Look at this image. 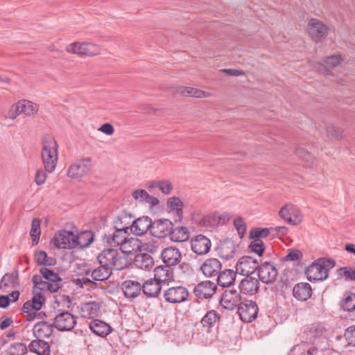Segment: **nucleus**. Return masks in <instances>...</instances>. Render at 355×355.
Segmentation results:
<instances>
[{
  "label": "nucleus",
  "mask_w": 355,
  "mask_h": 355,
  "mask_svg": "<svg viewBox=\"0 0 355 355\" xmlns=\"http://www.w3.org/2000/svg\"><path fill=\"white\" fill-rule=\"evenodd\" d=\"M100 305L95 302H85L80 305V313L81 317L94 318L98 315Z\"/></svg>",
  "instance_id": "bb28decb"
},
{
  "label": "nucleus",
  "mask_w": 355,
  "mask_h": 355,
  "mask_svg": "<svg viewBox=\"0 0 355 355\" xmlns=\"http://www.w3.org/2000/svg\"><path fill=\"white\" fill-rule=\"evenodd\" d=\"M89 329L96 335L101 337H105L111 332L110 326L106 322L96 319L89 323Z\"/></svg>",
  "instance_id": "c85d7f7f"
},
{
  "label": "nucleus",
  "mask_w": 355,
  "mask_h": 355,
  "mask_svg": "<svg viewBox=\"0 0 355 355\" xmlns=\"http://www.w3.org/2000/svg\"><path fill=\"white\" fill-rule=\"evenodd\" d=\"M307 31L313 40L315 42H319L326 37L329 31V28L319 19H311L308 22Z\"/></svg>",
  "instance_id": "0eeeda50"
},
{
  "label": "nucleus",
  "mask_w": 355,
  "mask_h": 355,
  "mask_svg": "<svg viewBox=\"0 0 355 355\" xmlns=\"http://www.w3.org/2000/svg\"><path fill=\"white\" fill-rule=\"evenodd\" d=\"M318 352V349L313 348H308L305 343L296 345L291 350L292 355H314Z\"/></svg>",
  "instance_id": "79ce46f5"
},
{
  "label": "nucleus",
  "mask_w": 355,
  "mask_h": 355,
  "mask_svg": "<svg viewBox=\"0 0 355 355\" xmlns=\"http://www.w3.org/2000/svg\"><path fill=\"white\" fill-rule=\"evenodd\" d=\"M269 234L270 230L268 228L255 227L250 230V237L253 240H261V239L267 237Z\"/></svg>",
  "instance_id": "09e8293b"
},
{
  "label": "nucleus",
  "mask_w": 355,
  "mask_h": 355,
  "mask_svg": "<svg viewBox=\"0 0 355 355\" xmlns=\"http://www.w3.org/2000/svg\"><path fill=\"white\" fill-rule=\"evenodd\" d=\"M28 352V347L21 343L11 344L6 351V355H25Z\"/></svg>",
  "instance_id": "37998d69"
},
{
  "label": "nucleus",
  "mask_w": 355,
  "mask_h": 355,
  "mask_svg": "<svg viewBox=\"0 0 355 355\" xmlns=\"http://www.w3.org/2000/svg\"><path fill=\"white\" fill-rule=\"evenodd\" d=\"M259 268L256 259L245 256L240 258L236 266V272L242 275L250 276Z\"/></svg>",
  "instance_id": "9d476101"
},
{
  "label": "nucleus",
  "mask_w": 355,
  "mask_h": 355,
  "mask_svg": "<svg viewBox=\"0 0 355 355\" xmlns=\"http://www.w3.org/2000/svg\"><path fill=\"white\" fill-rule=\"evenodd\" d=\"M76 323V318L67 311L58 310L53 320L54 327L61 331H71Z\"/></svg>",
  "instance_id": "20e7f679"
},
{
  "label": "nucleus",
  "mask_w": 355,
  "mask_h": 355,
  "mask_svg": "<svg viewBox=\"0 0 355 355\" xmlns=\"http://www.w3.org/2000/svg\"><path fill=\"white\" fill-rule=\"evenodd\" d=\"M28 349L31 352L37 355H50L51 354L49 344L39 338L32 340L28 345Z\"/></svg>",
  "instance_id": "a878e982"
},
{
  "label": "nucleus",
  "mask_w": 355,
  "mask_h": 355,
  "mask_svg": "<svg viewBox=\"0 0 355 355\" xmlns=\"http://www.w3.org/2000/svg\"><path fill=\"white\" fill-rule=\"evenodd\" d=\"M302 217L300 211L293 205V211L288 218V223L297 225L301 223Z\"/></svg>",
  "instance_id": "13d9d810"
},
{
  "label": "nucleus",
  "mask_w": 355,
  "mask_h": 355,
  "mask_svg": "<svg viewBox=\"0 0 355 355\" xmlns=\"http://www.w3.org/2000/svg\"><path fill=\"white\" fill-rule=\"evenodd\" d=\"M324 328L320 324H312L307 328L306 333L310 336V339H315L320 337L324 332Z\"/></svg>",
  "instance_id": "3c124183"
},
{
  "label": "nucleus",
  "mask_w": 355,
  "mask_h": 355,
  "mask_svg": "<svg viewBox=\"0 0 355 355\" xmlns=\"http://www.w3.org/2000/svg\"><path fill=\"white\" fill-rule=\"evenodd\" d=\"M115 253V249L110 248L103 250L98 256L97 259L99 264H103L109 268V263L111 258H114L113 254Z\"/></svg>",
  "instance_id": "49530a36"
},
{
  "label": "nucleus",
  "mask_w": 355,
  "mask_h": 355,
  "mask_svg": "<svg viewBox=\"0 0 355 355\" xmlns=\"http://www.w3.org/2000/svg\"><path fill=\"white\" fill-rule=\"evenodd\" d=\"M222 264L216 258H209L200 266L203 275L207 277H216L221 270Z\"/></svg>",
  "instance_id": "a211bd4d"
},
{
  "label": "nucleus",
  "mask_w": 355,
  "mask_h": 355,
  "mask_svg": "<svg viewBox=\"0 0 355 355\" xmlns=\"http://www.w3.org/2000/svg\"><path fill=\"white\" fill-rule=\"evenodd\" d=\"M296 155L299 159L304 160L307 164H311L313 162V157L303 148H297L296 150Z\"/></svg>",
  "instance_id": "5fc2aeb1"
},
{
  "label": "nucleus",
  "mask_w": 355,
  "mask_h": 355,
  "mask_svg": "<svg viewBox=\"0 0 355 355\" xmlns=\"http://www.w3.org/2000/svg\"><path fill=\"white\" fill-rule=\"evenodd\" d=\"M293 211V205H284L279 211V214L282 218L285 220L288 223L289 216L291 215V212Z\"/></svg>",
  "instance_id": "0e129e2a"
},
{
  "label": "nucleus",
  "mask_w": 355,
  "mask_h": 355,
  "mask_svg": "<svg viewBox=\"0 0 355 355\" xmlns=\"http://www.w3.org/2000/svg\"><path fill=\"white\" fill-rule=\"evenodd\" d=\"M134 263L138 268L148 270L153 268L154 261L149 254H140L135 257Z\"/></svg>",
  "instance_id": "f704fd0d"
},
{
  "label": "nucleus",
  "mask_w": 355,
  "mask_h": 355,
  "mask_svg": "<svg viewBox=\"0 0 355 355\" xmlns=\"http://www.w3.org/2000/svg\"><path fill=\"white\" fill-rule=\"evenodd\" d=\"M341 308L345 311H353L355 310V294L349 293L345 297L342 303Z\"/></svg>",
  "instance_id": "de8ad7c7"
},
{
  "label": "nucleus",
  "mask_w": 355,
  "mask_h": 355,
  "mask_svg": "<svg viewBox=\"0 0 355 355\" xmlns=\"http://www.w3.org/2000/svg\"><path fill=\"white\" fill-rule=\"evenodd\" d=\"M139 241L135 238L128 239L120 247V252L126 256L139 248Z\"/></svg>",
  "instance_id": "a19ab883"
},
{
  "label": "nucleus",
  "mask_w": 355,
  "mask_h": 355,
  "mask_svg": "<svg viewBox=\"0 0 355 355\" xmlns=\"http://www.w3.org/2000/svg\"><path fill=\"white\" fill-rule=\"evenodd\" d=\"M171 239L174 242H183L189 238V232L187 227L184 226L172 227L170 234Z\"/></svg>",
  "instance_id": "473e14b6"
},
{
  "label": "nucleus",
  "mask_w": 355,
  "mask_h": 355,
  "mask_svg": "<svg viewBox=\"0 0 355 355\" xmlns=\"http://www.w3.org/2000/svg\"><path fill=\"white\" fill-rule=\"evenodd\" d=\"M237 313L243 322H249L257 318L258 307L257 304L251 300L241 302Z\"/></svg>",
  "instance_id": "1a4fd4ad"
},
{
  "label": "nucleus",
  "mask_w": 355,
  "mask_h": 355,
  "mask_svg": "<svg viewBox=\"0 0 355 355\" xmlns=\"http://www.w3.org/2000/svg\"><path fill=\"white\" fill-rule=\"evenodd\" d=\"M19 114H21V111L19 110V106L17 102L10 107L4 117L13 120L16 119L17 116L19 115Z\"/></svg>",
  "instance_id": "680f3d73"
},
{
  "label": "nucleus",
  "mask_w": 355,
  "mask_h": 355,
  "mask_svg": "<svg viewBox=\"0 0 355 355\" xmlns=\"http://www.w3.org/2000/svg\"><path fill=\"white\" fill-rule=\"evenodd\" d=\"M34 286L41 291H49L55 293L61 288V286H57L55 283H51L45 279L42 280L40 275H35L32 278Z\"/></svg>",
  "instance_id": "b1692460"
},
{
  "label": "nucleus",
  "mask_w": 355,
  "mask_h": 355,
  "mask_svg": "<svg viewBox=\"0 0 355 355\" xmlns=\"http://www.w3.org/2000/svg\"><path fill=\"white\" fill-rule=\"evenodd\" d=\"M112 275V270L110 268L100 264V266L92 272L91 276L94 281L103 282L107 279Z\"/></svg>",
  "instance_id": "72a5a7b5"
},
{
  "label": "nucleus",
  "mask_w": 355,
  "mask_h": 355,
  "mask_svg": "<svg viewBox=\"0 0 355 355\" xmlns=\"http://www.w3.org/2000/svg\"><path fill=\"white\" fill-rule=\"evenodd\" d=\"M302 257V252L299 250H291L286 256V261H298Z\"/></svg>",
  "instance_id": "338daca9"
},
{
  "label": "nucleus",
  "mask_w": 355,
  "mask_h": 355,
  "mask_svg": "<svg viewBox=\"0 0 355 355\" xmlns=\"http://www.w3.org/2000/svg\"><path fill=\"white\" fill-rule=\"evenodd\" d=\"M173 276V270L170 266H160L154 269V279L162 286L168 284Z\"/></svg>",
  "instance_id": "5701e85b"
},
{
  "label": "nucleus",
  "mask_w": 355,
  "mask_h": 355,
  "mask_svg": "<svg viewBox=\"0 0 355 355\" xmlns=\"http://www.w3.org/2000/svg\"><path fill=\"white\" fill-rule=\"evenodd\" d=\"M240 292L245 295H252L257 293L259 288V280L251 276H245L239 286Z\"/></svg>",
  "instance_id": "6ab92c4d"
},
{
  "label": "nucleus",
  "mask_w": 355,
  "mask_h": 355,
  "mask_svg": "<svg viewBox=\"0 0 355 355\" xmlns=\"http://www.w3.org/2000/svg\"><path fill=\"white\" fill-rule=\"evenodd\" d=\"M19 275L18 271L15 270L10 273L5 274L0 282V289L6 290V288L12 286V288H17L19 286L18 283Z\"/></svg>",
  "instance_id": "7c9ffc66"
},
{
  "label": "nucleus",
  "mask_w": 355,
  "mask_h": 355,
  "mask_svg": "<svg viewBox=\"0 0 355 355\" xmlns=\"http://www.w3.org/2000/svg\"><path fill=\"white\" fill-rule=\"evenodd\" d=\"M192 252L197 255L207 254L211 249V242L209 239L202 234H198L190 240Z\"/></svg>",
  "instance_id": "6e6552de"
},
{
  "label": "nucleus",
  "mask_w": 355,
  "mask_h": 355,
  "mask_svg": "<svg viewBox=\"0 0 355 355\" xmlns=\"http://www.w3.org/2000/svg\"><path fill=\"white\" fill-rule=\"evenodd\" d=\"M335 266L334 259L320 258L306 268L305 274L309 281L324 280L327 278L329 270Z\"/></svg>",
  "instance_id": "f03ea898"
},
{
  "label": "nucleus",
  "mask_w": 355,
  "mask_h": 355,
  "mask_svg": "<svg viewBox=\"0 0 355 355\" xmlns=\"http://www.w3.org/2000/svg\"><path fill=\"white\" fill-rule=\"evenodd\" d=\"M167 205L171 209L176 211L178 215L180 214H182V210L183 208V202L179 198H177V197L170 198L168 200Z\"/></svg>",
  "instance_id": "603ef678"
},
{
  "label": "nucleus",
  "mask_w": 355,
  "mask_h": 355,
  "mask_svg": "<svg viewBox=\"0 0 355 355\" xmlns=\"http://www.w3.org/2000/svg\"><path fill=\"white\" fill-rule=\"evenodd\" d=\"M250 250L261 257L265 250V246L261 240L255 239L249 245Z\"/></svg>",
  "instance_id": "864d4df0"
},
{
  "label": "nucleus",
  "mask_w": 355,
  "mask_h": 355,
  "mask_svg": "<svg viewBox=\"0 0 355 355\" xmlns=\"http://www.w3.org/2000/svg\"><path fill=\"white\" fill-rule=\"evenodd\" d=\"M241 297L235 289H226L222 294L220 303L223 307L227 310H233L241 304Z\"/></svg>",
  "instance_id": "f8f14e48"
},
{
  "label": "nucleus",
  "mask_w": 355,
  "mask_h": 355,
  "mask_svg": "<svg viewBox=\"0 0 355 355\" xmlns=\"http://www.w3.org/2000/svg\"><path fill=\"white\" fill-rule=\"evenodd\" d=\"M151 227V219L148 216H142L136 219L132 223L130 226V230L134 234L141 236L146 234L148 230L150 231Z\"/></svg>",
  "instance_id": "aec40b11"
},
{
  "label": "nucleus",
  "mask_w": 355,
  "mask_h": 355,
  "mask_svg": "<svg viewBox=\"0 0 355 355\" xmlns=\"http://www.w3.org/2000/svg\"><path fill=\"white\" fill-rule=\"evenodd\" d=\"M124 295L127 298H135L142 291V286L137 281L126 280L122 284Z\"/></svg>",
  "instance_id": "4be33fe9"
},
{
  "label": "nucleus",
  "mask_w": 355,
  "mask_h": 355,
  "mask_svg": "<svg viewBox=\"0 0 355 355\" xmlns=\"http://www.w3.org/2000/svg\"><path fill=\"white\" fill-rule=\"evenodd\" d=\"M45 302V297L42 294H37L32 298V301H31V306L33 307V309L36 311H39L41 309L42 304Z\"/></svg>",
  "instance_id": "052dcab7"
},
{
  "label": "nucleus",
  "mask_w": 355,
  "mask_h": 355,
  "mask_svg": "<svg viewBox=\"0 0 355 355\" xmlns=\"http://www.w3.org/2000/svg\"><path fill=\"white\" fill-rule=\"evenodd\" d=\"M116 230L111 235H105L103 241L111 246L120 247L128 239V230L129 227H121L120 228L115 226Z\"/></svg>",
  "instance_id": "f3484780"
},
{
  "label": "nucleus",
  "mask_w": 355,
  "mask_h": 355,
  "mask_svg": "<svg viewBox=\"0 0 355 355\" xmlns=\"http://www.w3.org/2000/svg\"><path fill=\"white\" fill-rule=\"evenodd\" d=\"M326 132L328 136L332 137L336 139H340L342 137V130L336 126H328L326 128Z\"/></svg>",
  "instance_id": "e2e57ef3"
},
{
  "label": "nucleus",
  "mask_w": 355,
  "mask_h": 355,
  "mask_svg": "<svg viewBox=\"0 0 355 355\" xmlns=\"http://www.w3.org/2000/svg\"><path fill=\"white\" fill-rule=\"evenodd\" d=\"M67 52L80 55L94 56L100 53V47L89 42H75L68 45L66 48Z\"/></svg>",
  "instance_id": "39448f33"
},
{
  "label": "nucleus",
  "mask_w": 355,
  "mask_h": 355,
  "mask_svg": "<svg viewBox=\"0 0 355 355\" xmlns=\"http://www.w3.org/2000/svg\"><path fill=\"white\" fill-rule=\"evenodd\" d=\"M188 297V290L182 286L168 288L164 292V300L171 304H180L186 302Z\"/></svg>",
  "instance_id": "423d86ee"
},
{
  "label": "nucleus",
  "mask_w": 355,
  "mask_h": 355,
  "mask_svg": "<svg viewBox=\"0 0 355 355\" xmlns=\"http://www.w3.org/2000/svg\"><path fill=\"white\" fill-rule=\"evenodd\" d=\"M311 287L306 282L297 284L293 290V296L301 301H305L311 297Z\"/></svg>",
  "instance_id": "cd10ccee"
},
{
  "label": "nucleus",
  "mask_w": 355,
  "mask_h": 355,
  "mask_svg": "<svg viewBox=\"0 0 355 355\" xmlns=\"http://www.w3.org/2000/svg\"><path fill=\"white\" fill-rule=\"evenodd\" d=\"M148 193L144 189H135L132 192V197L139 202H145Z\"/></svg>",
  "instance_id": "bf43d9fd"
},
{
  "label": "nucleus",
  "mask_w": 355,
  "mask_h": 355,
  "mask_svg": "<svg viewBox=\"0 0 355 355\" xmlns=\"http://www.w3.org/2000/svg\"><path fill=\"white\" fill-rule=\"evenodd\" d=\"M234 225L239 234L242 237L246 232V225L243 218L239 216L234 218Z\"/></svg>",
  "instance_id": "6e6d98bb"
},
{
  "label": "nucleus",
  "mask_w": 355,
  "mask_h": 355,
  "mask_svg": "<svg viewBox=\"0 0 355 355\" xmlns=\"http://www.w3.org/2000/svg\"><path fill=\"white\" fill-rule=\"evenodd\" d=\"M114 258H111V261L109 263V268L111 270H121L125 268L127 266V258L126 256L122 254L118 250L115 249V253L113 254Z\"/></svg>",
  "instance_id": "2f4dec72"
},
{
  "label": "nucleus",
  "mask_w": 355,
  "mask_h": 355,
  "mask_svg": "<svg viewBox=\"0 0 355 355\" xmlns=\"http://www.w3.org/2000/svg\"><path fill=\"white\" fill-rule=\"evenodd\" d=\"M141 286L144 295L149 298L157 297L163 286L154 278L145 281Z\"/></svg>",
  "instance_id": "412c9836"
},
{
  "label": "nucleus",
  "mask_w": 355,
  "mask_h": 355,
  "mask_svg": "<svg viewBox=\"0 0 355 355\" xmlns=\"http://www.w3.org/2000/svg\"><path fill=\"white\" fill-rule=\"evenodd\" d=\"M40 234V220L38 218H33L30 231V235L32 238L33 245H37L38 243Z\"/></svg>",
  "instance_id": "a18cd8bd"
},
{
  "label": "nucleus",
  "mask_w": 355,
  "mask_h": 355,
  "mask_svg": "<svg viewBox=\"0 0 355 355\" xmlns=\"http://www.w3.org/2000/svg\"><path fill=\"white\" fill-rule=\"evenodd\" d=\"M173 186L169 181H160L159 189L164 194H168L172 190Z\"/></svg>",
  "instance_id": "774afa93"
},
{
  "label": "nucleus",
  "mask_w": 355,
  "mask_h": 355,
  "mask_svg": "<svg viewBox=\"0 0 355 355\" xmlns=\"http://www.w3.org/2000/svg\"><path fill=\"white\" fill-rule=\"evenodd\" d=\"M92 168L90 157L77 159L72 163L67 171L68 176L73 179H80L89 173Z\"/></svg>",
  "instance_id": "7ed1b4c3"
},
{
  "label": "nucleus",
  "mask_w": 355,
  "mask_h": 355,
  "mask_svg": "<svg viewBox=\"0 0 355 355\" xmlns=\"http://www.w3.org/2000/svg\"><path fill=\"white\" fill-rule=\"evenodd\" d=\"M338 275L345 277L346 281H355V270L350 267H342L338 270Z\"/></svg>",
  "instance_id": "8fccbe9b"
},
{
  "label": "nucleus",
  "mask_w": 355,
  "mask_h": 355,
  "mask_svg": "<svg viewBox=\"0 0 355 355\" xmlns=\"http://www.w3.org/2000/svg\"><path fill=\"white\" fill-rule=\"evenodd\" d=\"M53 243L58 248H72L76 246L74 234L69 231H60L55 234Z\"/></svg>",
  "instance_id": "ddd939ff"
},
{
  "label": "nucleus",
  "mask_w": 355,
  "mask_h": 355,
  "mask_svg": "<svg viewBox=\"0 0 355 355\" xmlns=\"http://www.w3.org/2000/svg\"><path fill=\"white\" fill-rule=\"evenodd\" d=\"M236 273L231 269L220 270L216 279L218 285L221 287L231 286L235 282Z\"/></svg>",
  "instance_id": "393cba45"
},
{
  "label": "nucleus",
  "mask_w": 355,
  "mask_h": 355,
  "mask_svg": "<svg viewBox=\"0 0 355 355\" xmlns=\"http://www.w3.org/2000/svg\"><path fill=\"white\" fill-rule=\"evenodd\" d=\"M277 276V270L275 266L266 261L262 263L258 268L259 280L266 284H272L275 282Z\"/></svg>",
  "instance_id": "9b49d317"
},
{
  "label": "nucleus",
  "mask_w": 355,
  "mask_h": 355,
  "mask_svg": "<svg viewBox=\"0 0 355 355\" xmlns=\"http://www.w3.org/2000/svg\"><path fill=\"white\" fill-rule=\"evenodd\" d=\"M76 246L86 248L89 246L94 240V235L91 231L82 232L80 234H74Z\"/></svg>",
  "instance_id": "c9c22d12"
},
{
  "label": "nucleus",
  "mask_w": 355,
  "mask_h": 355,
  "mask_svg": "<svg viewBox=\"0 0 355 355\" xmlns=\"http://www.w3.org/2000/svg\"><path fill=\"white\" fill-rule=\"evenodd\" d=\"M18 104L21 113H23L27 116L35 114L38 112V105L30 101L20 100L18 101Z\"/></svg>",
  "instance_id": "4c0bfd02"
},
{
  "label": "nucleus",
  "mask_w": 355,
  "mask_h": 355,
  "mask_svg": "<svg viewBox=\"0 0 355 355\" xmlns=\"http://www.w3.org/2000/svg\"><path fill=\"white\" fill-rule=\"evenodd\" d=\"M161 258L166 266L172 267L180 262L182 254L178 248L171 246L162 250Z\"/></svg>",
  "instance_id": "dca6fc26"
},
{
  "label": "nucleus",
  "mask_w": 355,
  "mask_h": 355,
  "mask_svg": "<svg viewBox=\"0 0 355 355\" xmlns=\"http://www.w3.org/2000/svg\"><path fill=\"white\" fill-rule=\"evenodd\" d=\"M40 272L44 279L51 283H55L57 286H61L62 278L57 272L46 267L41 268Z\"/></svg>",
  "instance_id": "ea45409f"
},
{
  "label": "nucleus",
  "mask_w": 355,
  "mask_h": 355,
  "mask_svg": "<svg viewBox=\"0 0 355 355\" xmlns=\"http://www.w3.org/2000/svg\"><path fill=\"white\" fill-rule=\"evenodd\" d=\"M344 336L349 345L355 347V326L347 328Z\"/></svg>",
  "instance_id": "4d7b16f0"
},
{
  "label": "nucleus",
  "mask_w": 355,
  "mask_h": 355,
  "mask_svg": "<svg viewBox=\"0 0 355 355\" xmlns=\"http://www.w3.org/2000/svg\"><path fill=\"white\" fill-rule=\"evenodd\" d=\"M340 55H333L327 58L326 64L328 67H334L340 63Z\"/></svg>",
  "instance_id": "69168bd1"
},
{
  "label": "nucleus",
  "mask_w": 355,
  "mask_h": 355,
  "mask_svg": "<svg viewBox=\"0 0 355 355\" xmlns=\"http://www.w3.org/2000/svg\"><path fill=\"white\" fill-rule=\"evenodd\" d=\"M220 319L219 314L214 310H211L208 311L201 319L200 323L203 327L207 328V331L209 329L214 327V325L216 323V322Z\"/></svg>",
  "instance_id": "58836bf2"
},
{
  "label": "nucleus",
  "mask_w": 355,
  "mask_h": 355,
  "mask_svg": "<svg viewBox=\"0 0 355 355\" xmlns=\"http://www.w3.org/2000/svg\"><path fill=\"white\" fill-rule=\"evenodd\" d=\"M173 223L168 219H159L152 223L150 234L157 238H164L170 235Z\"/></svg>",
  "instance_id": "2eb2a0df"
},
{
  "label": "nucleus",
  "mask_w": 355,
  "mask_h": 355,
  "mask_svg": "<svg viewBox=\"0 0 355 355\" xmlns=\"http://www.w3.org/2000/svg\"><path fill=\"white\" fill-rule=\"evenodd\" d=\"M58 144L51 135H45L42 140L41 157L45 171L53 172L58 164Z\"/></svg>",
  "instance_id": "f257e3e1"
},
{
  "label": "nucleus",
  "mask_w": 355,
  "mask_h": 355,
  "mask_svg": "<svg viewBox=\"0 0 355 355\" xmlns=\"http://www.w3.org/2000/svg\"><path fill=\"white\" fill-rule=\"evenodd\" d=\"M216 283L207 280L198 283L193 288V293L198 298L209 299L216 293Z\"/></svg>",
  "instance_id": "4468645a"
},
{
  "label": "nucleus",
  "mask_w": 355,
  "mask_h": 355,
  "mask_svg": "<svg viewBox=\"0 0 355 355\" xmlns=\"http://www.w3.org/2000/svg\"><path fill=\"white\" fill-rule=\"evenodd\" d=\"M34 259L35 263L39 266H53L56 264V259L53 257H49L44 250L35 252Z\"/></svg>",
  "instance_id": "e433bc0d"
},
{
  "label": "nucleus",
  "mask_w": 355,
  "mask_h": 355,
  "mask_svg": "<svg viewBox=\"0 0 355 355\" xmlns=\"http://www.w3.org/2000/svg\"><path fill=\"white\" fill-rule=\"evenodd\" d=\"M180 92L183 95L193 96L196 98H206L211 96L210 93L193 88V87H182Z\"/></svg>",
  "instance_id": "c03bdc74"
},
{
  "label": "nucleus",
  "mask_w": 355,
  "mask_h": 355,
  "mask_svg": "<svg viewBox=\"0 0 355 355\" xmlns=\"http://www.w3.org/2000/svg\"><path fill=\"white\" fill-rule=\"evenodd\" d=\"M53 322L50 324L46 321L38 322L34 326V334L37 338H49L53 332Z\"/></svg>",
  "instance_id": "c756f323"
}]
</instances>
